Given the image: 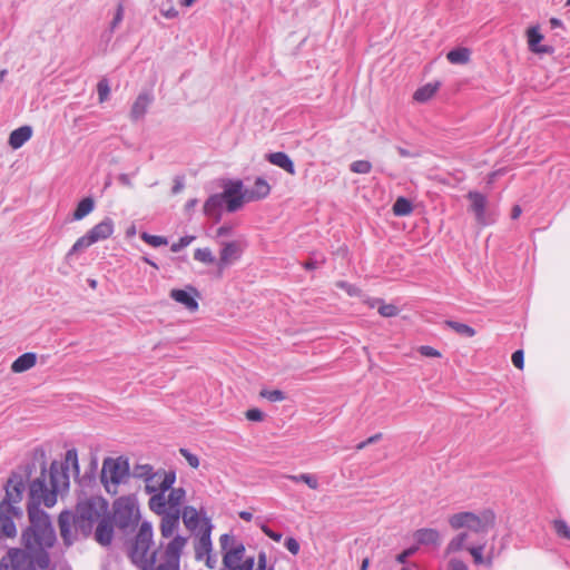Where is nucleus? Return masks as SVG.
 I'll return each mask as SVG.
<instances>
[{
  "label": "nucleus",
  "mask_w": 570,
  "mask_h": 570,
  "mask_svg": "<svg viewBox=\"0 0 570 570\" xmlns=\"http://www.w3.org/2000/svg\"><path fill=\"white\" fill-rule=\"evenodd\" d=\"M187 543L188 537L177 535L166 544H156L151 523L144 521L128 546V558L140 570H180Z\"/></svg>",
  "instance_id": "1"
},
{
  "label": "nucleus",
  "mask_w": 570,
  "mask_h": 570,
  "mask_svg": "<svg viewBox=\"0 0 570 570\" xmlns=\"http://www.w3.org/2000/svg\"><path fill=\"white\" fill-rule=\"evenodd\" d=\"M50 485L47 484V473L43 468L40 476L30 482L29 498L27 504L29 525L27 527V537L30 540L33 530H38L46 539H52V532H56L49 514L40 509L43 503L51 508L57 502V493L60 487H68L69 475L58 472L57 463L53 462L49 472Z\"/></svg>",
  "instance_id": "2"
},
{
  "label": "nucleus",
  "mask_w": 570,
  "mask_h": 570,
  "mask_svg": "<svg viewBox=\"0 0 570 570\" xmlns=\"http://www.w3.org/2000/svg\"><path fill=\"white\" fill-rule=\"evenodd\" d=\"M30 540L27 537V528L22 531L21 542L23 548H10L0 560V570H46L50 566L48 549L57 541L56 532L52 539H46L37 529Z\"/></svg>",
  "instance_id": "3"
},
{
  "label": "nucleus",
  "mask_w": 570,
  "mask_h": 570,
  "mask_svg": "<svg viewBox=\"0 0 570 570\" xmlns=\"http://www.w3.org/2000/svg\"><path fill=\"white\" fill-rule=\"evenodd\" d=\"M169 493H156L148 501L149 509L160 515L159 531L160 540L158 543H168L178 533L180 524L181 505L186 498V491L183 488H170Z\"/></svg>",
  "instance_id": "4"
},
{
  "label": "nucleus",
  "mask_w": 570,
  "mask_h": 570,
  "mask_svg": "<svg viewBox=\"0 0 570 570\" xmlns=\"http://www.w3.org/2000/svg\"><path fill=\"white\" fill-rule=\"evenodd\" d=\"M109 504L102 497H90L77 504L75 520L76 532L85 538L92 532L94 525L108 514Z\"/></svg>",
  "instance_id": "5"
},
{
  "label": "nucleus",
  "mask_w": 570,
  "mask_h": 570,
  "mask_svg": "<svg viewBox=\"0 0 570 570\" xmlns=\"http://www.w3.org/2000/svg\"><path fill=\"white\" fill-rule=\"evenodd\" d=\"M239 179L228 180L224 185L223 193L214 194L207 198L203 207L204 214L217 223L222 218V209L224 205H226L227 212H237L242 208V196H239Z\"/></svg>",
  "instance_id": "6"
},
{
  "label": "nucleus",
  "mask_w": 570,
  "mask_h": 570,
  "mask_svg": "<svg viewBox=\"0 0 570 570\" xmlns=\"http://www.w3.org/2000/svg\"><path fill=\"white\" fill-rule=\"evenodd\" d=\"M449 524L453 530L468 529L474 533H488L495 524V514L491 510H484L479 514L473 512H459L449 518Z\"/></svg>",
  "instance_id": "7"
},
{
  "label": "nucleus",
  "mask_w": 570,
  "mask_h": 570,
  "mask_svg": "<svg viewBox=\"0 0 570 570\" xmlns=\"http://www.w3.org/2000/svg\"><path fill=\"white\" fill-rule=\"evenodd\" d=\"M139 509L136 502L128 497H121L114 502L111 520L122 531L135 527L139 521Z\"/></svg>",
  "instance_id": "8"
},
{
  "label": "nucleus",
  "mask_w": 570,
  "mask_h": 570,
  "mask_svg": "<svg viewBox=\"0 0 570 570\" xmlns=\"http://www.w3.org/2000/svg\"><path fill=\"white\" fill-rule=\"evenodd\" d=\"M129 475V464L127 460L121 458L105 459L101 469V482L105 484L107 491L109 492V482L117 487L120 482H122Z\"/></svg>",
  "instance_id": "9"
},
{
  "label": "nucleus",
  "mask_w": 570,
  "mask_h": 570,
  "mask_svg": "<svg viewBox=\"0 0 570 570\" xmlns=\"http://www.w3.org/2000/svg\"><path fill=\"white\" fill-rule=\"evenodd\" d=\"M219 544L223 556V564L225 568H234L240 564L244 554H245V546L237 541L233 534L224 533L219 538Z\"/></svg>",
  "instance_id": "10"
},
{
  "label": "nucleus",
  "mask_w": 570,
  "mask_h": 570,
  "mask_svg": "<svg viewBox=\"0 0 570 570\" xmlns=\"http://www.w3.org/2000/svg\"><path fill=\"white\" fill-rule=\"evenodd\" d=\"M176 482L175 471L157 470L154 471L145 482L147 493L154 495L160 492H167Z\"/></svg>",
  "instance_id": "11"
},
{
  "label": "nucleus",
  "mask_w": 570,
  "mask_h": 570,
  "mask_svg": "<svg viewBox=\"0 0 570 570\" xmlns=\"http://www.w3.org/2000/svg\"><path fill=\"white\" fill-rule=\"evenodd\" d=\"M468 198L471 202V210L478 224L487 226L495 222V214L487 209V197L478 191H470Z\"/></svg>",
  "instance_id": "12"
},
{
  "label": "nucleus",
  "mask_w": 570,
  "mask_h": 570,
  "mask_svg": "<svg viewBox=\"0 0 570 570\" xmlns=\"http://www.w3.org/2000/svg\"><path fill=\"white\" fill-rule=\"evenodd\" d=\"M213 524L209 518L204 517L200 529L197 533V539L194 546L195 559L198 561L204 560L205 556L213 550L212 543Z\"/></svg>",
  "instance_id": "13"
},
{
  "label": "nucleus",
  "mask_w": 570,
  "mask_h": 570,
  "mask_svg": "<svg viewBox=\"0 0 570 570\" xmlns=\"http://www.w3.org/2000/svg\"><path fill=\"white\" fill-rule=\"evenodd\" d=\"M58 525L65 546H72L78 540V534H80V532H76L75 514L68 510L62 511L58 518Z\"/></svg>",
  "instance_id": "14"
},
{
  "label": "nucleus",
  "mask_w": 570,
  "mask_h": 570,
  "mask_svg": "<svg viewBox=\"0 0 570 570\" xmlns=\"http://www.w3.org/2000/svg\"><path fill=\"white\" fill-rule=\"evenodd\" d=\"M24 483L20 474H12L6 485V497L1 502H8L11 509L21 510L16 507L22 500Z\"/></svg>",
  "instance_id": "15"
},
{
  "label": "nucleus",
  "mask_w": 570,
  "mask_h": 570,
  "mask_svg": "<svg viewBox=\"0 0 570 570\" xmlns=\"http://www.w3.org/2000/svg\"><path fill=\"white\" fill-rule=\"evenodd\" d=\"M21 510H13L8 502L0 503V535L13 538L17 534V528L12 517L21 515Z\"/></svg>",
  "instance_id": "16"
},
{
  "label": "nucleus",
  "mask_w": 570,
  "mask_h": 570,
  "mask_svg": "<svg viewBox=\"0 0 570 570\" xmlns=\"http://www.w3.org/2000/svg\"><path fill=\"white\" fill-rule=\"evenodd\" d=\"M269 191V184L262 177H257L255 179L254 186L246 189H244L243 181L240 180L239 196H242V206L245 202H254L267 197Z\"/></svg>",
  "instance_id": "17"
},
{
  "label": "nucleus",
  "mask_w": 570,
  "mask_h": 570,
  "mask_svg": "<svg viewBox=\"0 0 570 570\" xmlns=\"http://www.w3.org/2000/svg\"><path fill=\"white\" fill-rule=\"evenodd\" d=\"M243 254V245L240 242L233 240L222 244L218 267L224 269L240 258Z\"/></svg>",
  "instance_id": "18"
},
{
  "label": "nucleus",
  "mask_w": 570,
  "mask_h": 570,
  "mask_svg": "<svg viewBox=\"0 0 570 570\" xmlns=\"http://www.w3.org/2000/svg\"><path fill=\"white\" fill-rule=\"evenodd\" d=\"M169 296L175 302L184 305L185 308L189 312H195L198 309V302L195 298L198 296V292L191 286H189L188 289L174 288L170 291Z\"/></svg>",
  "instance_id": "19"
},
{
  "label": "nucleus",
  "mask_w": 570,
  "mask_h": 570,
  "mask_svg": "<svg viewBox=\"0 0 570 570\" xmlns=\"http://www.w3.org/2000/svg\"><path fill=\"white\" fill-rule=\"evenodd\" d=\"M114 521L111 520L110 515L107 514L105 518H102L98 523L95 531V539L96 541L107 547L112 542L114 539Z\"/></svg>",
  "instance_id": "20"
},
{
  "label": "nucleus",
  "mask_w": 570,
  "mask_h": 570,
  "mask_svg": "<svg viewBox=\"0 0 570 570\" xmlns=\"http://www.w3.org/2000/svg\"><path fill=\"white\" fill-rule=\"evenodd\" d=\"M153 100H154V96L150 92H148V91L140 92L131 106V110H130L131 120L137 121L139 119H142L144 116L146 115L149 106L151 105Z\"/></svg>",
  "instance_id": "21"
},
{
  "label": "nucleus",
  "mask_w": 570,
  "mask_h": 570,
  "mask_svg": "<svg viewBox=\"0 0 570 570\" xmlns=\"http://www.w3.org/2000/svg\"><path fill=\"white\" fill-rule=\"evenodd\" d=\"M416 546L438 547L441 543V534L436 529L423 528L413 533Z\"/></svg>",
  "instance_id": "22"
},
{
  "label": "nucleus",
  "mask_w": 570,
  "mask_h": 570,
  "mask_svg": "<svg viewBox=\"0 0 570 570\" xmlns=\"http://www.w3.org/2000/svg\"><path fill=\"white\" fill-rule=\"evenodd\" d=\"M114 233V222L111 218L106 217L99 224L95 225L88 230V236L95 243L109 238Z\"/></svg>",
  "instance_id": "23"
},
{
  "label": "nucleus",
  "mask_w": 570,
  "mask_h": 570,
  "mask_svg": "<svg viewBox=\"0 0 570 570\" xmlns=\"http://www.w3.org/2000/svg\"><path fill=\"white\" fill-rule=\"evenodd\" d=\"M527 38H528V45L529 49L534 53H551L552 48L550 46H540V41L543 39V36L541 35L539 27L533 26L530 27L527 30Z\"/></svg>",
  "instance_id": "24"
},
{
  "label": "nucleus",
  "mask_w": 570,
  "mask_h": 570,
  "mask_svg": "<svg viewBox=\"0 0 570 570\" xmlns=\"http://www.w3.org/2000/svg\"><path fill=\"white\" fill-rule=\"evenodd\" d=\"M180 519L184 522V525L190 532H195L197 529H200L203 518H199V513L196 508L191 505H186L180 512Z\"/></svg>",
  "instance_id": "25"
},
{
  "label": "nucleus",
  "mask_w": 570,
  "mask_h": 570,
  "mask_svg": "<svg viewBox=\"0 0 570 570\" xmlns=\"http://www.w3.org/2000/svg\"><path fill=\"white\" fill-rule=\"evenodd\" d=\"M32 136V128L30 126H21L14 129L9 136V145L13 149L23 146Z\"/></svg>",
  "instance_id": "26"
},
{
  "label": "nucleus",
  "mask_w": 570,
  "mask_h": 570,
  "mask_svg": "<svg viewBox=\"0 0 570 570\" xmlns=\"http://www.w3.org/2000/svg\"><path fill=\"white\" fill-rule=\"evenodd\" d=\"M267 160L271 164L284 169L285 171H287L291 175L295 174L294 163L292 161L289 156L283 151L268 154Z\"/></svg>",
  "instance_id": "27"
},
{
  "label": "nucleus",
  "mask_w": 570,
  "mask_h": 570,
  "mask_svg": "<svg viewBox=\"0 0 570 570\" xmlns=\"http://www.w3.org/2000/svg\"><path fill=\"white\" fill-rule=\"evenodd\" d=\"M37 362V355L35 353L28 352L20 355L11 365V371L13 373H22L35 366Z\"/></svg>",
  "instance_id": "28"
},
{
  "label": "nucleus",
  "mask_w": 570,
  "mask_h": 570,
  "mask_svg": "<svg viewBox=\"0 0 570 570\" xmlns=\"http://www.w3.org/2000/svg\"><path fill=\"white\" fill-rule=\"evenodd\" d=\"M72 469L75 474H79V462H78V453L76 449H70L66 452L65 461L61 464V470H58V472L66 473L68 475V470Z\"/></svg>",
  "instance_id": "29"
},
{
  "label": "nucleus",
  "mask_w": 570,
  "mask_h": 570,
  "mask_svg": "<svg viewBox=\"0 0 570 570\" xmlns=\"http://www.w3.org/2000/svg\"><path fill=\"white\" fill-rule=\"evenodd\" d=\"M470 55L471 52L468 48L461 47L449 51L446 58L451 63L464 65L469 62Z\"/></svg>",
  "instance_id": "30"
},
{
  "label": "nucleus",
  "mask_w": 570,
  "mask_h": 570,
  "mask_svg": "<svg viewBox=\"0 0 570 570\" xmlns=\"http://www.w3.org/2000/svg\"><path fill=\"white\" fill-rule=\"evenodd\" d=\"M468 538H469V532H466V531L460 532L459 534H456L448 543V546L445 548V553L451 554V553H455V552H459L462 549H464Z\"/></svg>",
  "instance_id": "31"
},
{
  "label": "nucleus",
  "mask_w": 570,
  "mask_h": 570,
  "mask_svg": "<svg viewBox=\"0 0 570 570\" xmlns=\"http://www.w3.org/2000/svg\"><path fill=\"white\" fill-rule=\"evenodd\" d=\"M95 203L90 197L81 199L73 212V219L80 220L94 210Z\"/></svg>",
  "instance_id": "32"
},
{
  "label": "nucleus",
  "mask_w": 570,
  "mask_h": 570,
  "mask_svg": "<svg viewBox=\"0 0 570 570\" xmlns=\"http://www.w3.org/2000/svg\"><path fill=\"white\" fill-rule=\"evenodd\" d=\"M285 478L291 480V481H293V482H296V483L303 482L308 488H311L313 490H316L320 487L317 478L314 474H311V473H302V474H298V475L289 474V475H286Z\"/></svg>",
  "instance_id": "33"
},
{
  "label": "nucleus",
  "mask_w": 570,
  "mask_h": 570,
  "mask_svg": "<svg viewBox=\"0 0 570 570\" xmlns=\"http://www.w3.org/2000/svg\"><path fill=\"white\" fill-rule=\"evenodd\" d=\"M438 90V85L436 83H428L421 88H419L415 92H414V99L419 102H425L428 101L430 98L433 97V95Z\"/></svg>",
  "instance_id": "34"
},
{
  "label": "nucleus",
  "mask_w": 570,
  "mask_h": 570,
  "mask_svg": "<svg viewBox=\"0 0 570 570\" xmlns=\"http://www.w3.org/2000/svg\"><path fill=\"white\" fill-rule=\"evenodd\" d=\"M94 242L90 239L88 234L81 236L77 239V242L72 245V247L69 249V252L66 255V261H70L73 255L79 253L80 250L91 246Z\"/></svg>",
  "instance_id": "35"
},
{
  "label": "nucleus",
  "mask_w": 570,
  "mask_h": 570,
  "mask_svg": "<svg viewBox=\"0 0 570 570\" xmlns=\"http://www.w3.org/2000/svg\"><path fill=\"white\" fill-rule=\"evenodd\" d=\"M445 325L462 336L472 337L475 335L474 328H472L468 324H463L455 321H445Z\"/></svg>",
  "instance_id": "36"
},
{
  "label": "nucleus",
  "mask_w": 570,
  "mask_h": 570,
  "mask_svg": "<svg viewBox=\"0 0 570 570\" xmlns=\"http://www.w3.org/2000/svg\"><path fill=\"white\" fill-rule=\"evenodd\" d=\"M412 204L404 197H399L393 205V213L396 216H406L412 213Z\"/></svg>",
  "instance_id": "37"
},
{
  "label": "nucleus",
  "mask_w": 570,
  "mask_h": 570,
  "mask_svg": "<svg viewBox=\"0 0 570 570\" xmlns=\"http://www.w3.org/2000/svg\"><path fill=\"white\" fill-rule=\"evenodd\" d=\"M194 259L208 265L215 263L216 261L215 256L213 255L209 248H197L194 252Z\"/></svg>",
  "instance_id": "38"
},
{
  "label": "nucleus",
  "mask_w": 570,
  "mask_h": 570,
  "mask_svg": "<svg viewBox=\"0 0 570 570\" xmlns=\"http://www.w3.org/2000/svg\"><path fill=\"white\" fill-rule=\"evenodd\" d=\"M153 472H154V469L151 465L137 464L136 466H134L131 474L134 478L141 479L146 482Z\"/></svg>",
  "instance_id": "39"
},
{
  "label": "nucleus",
  "mask_w": 570,
  "mask_h": 570,
  "mask_svg": "<svg viewBox=\"0 0 570 570\" xmlns=\"http://www.w3.org/2000/svg\"><path fill=\"white\" fill-rule=\"evenodd\" d=\"M140 238L153 247H159L168 244L166 237L151 235L145 232L140 235Z\"/></svg>",
  "instance_id": "40"
},
{
  "label": "nucleus",
  "mask_w": 570,
  "mask_h": 570,
  "mask_svg": "<svg viewBox=\"0 0 570 570\" xmlns=\"http://www.w3.org/2000/svg\"><path fill=\"white\" fill-rule=\"evenodd\" d=\"M484 548H485V543H481V544H478V546H471V547L466 548L468 551L470 552V554L472 556L473 562L475 564H483L484 563V557H483Z\"/></svg>",
  "instance_id": "41"
},
{
  "label": "nucleus",
  "mask_w": 570,
  "mask_h": 570,
  "mask_svg": "<svg viewBox=\"0 0 570 570\" xmlns=\"http://www.w3.org/2000/svg\"><path fill=\"white\" fill-rule=\"evenodd\" d=\"M259 395L269 402H281L285 400V394L281 390H262Z\"/></svg>",
  "instance_id": "42"
},
{
  "label": "nucleus",
  "mask_w": 570,
  "mask_h": 570,
  "mask_svg": "<svg viewBox=\"0 0 570 570\" xmlns=\"http://www.w3.org/2000/svg\"><path fill=\"white\" fill-rule=\"evenodd\" d=\"M350 169L355 174H368L372 169V164L367 160H356L351 164Z\"/></svg>",
  "instance_id": "43"
},
{
  "label": "nucleus",
  "mask_w": 570,
  "mask_h": 570,
  "mask_svg": "<svg viewBox=\"0 0 570 570\" xmlns=\"http://www.w3.org/2000/svg\"><path fill=\"white\" fill-rule=\"evenodd\" d=\"M553 528L559 537L570 540V528L566 521L561 519L554 520Z\"/></svg>",
  "instance_id": "44"
},
{
  "label": "nucleus",
  "mask_w": 570,
  "mask_h": 570,
  "mask_svg": "<svg viewBox=\"0 0 570 570\" xmlns=\"http://www.w3.org/2000/svg\"><path fill=\"white\" fill-rule=\"evenodd\" d=\"M99 102H105L110 94V87L106 79H101L97 85Z\"/></svg>",
  "instance_id": "45"
},
{
  "label": "nucleus",
  "mask_w": 570,
  "mask_h": 570,
  "mask_svg": "<svg viewBox=\"0 0 570 570\" xmlns=\"http://www.w3.org/2000/svg\"><path fill=\"white\" fill-rule=\"evenodd\" d=\"M195 238H196L195 236H190V235L184 236V237L179 238V240L177 243L171 244L170 250L173 253H178L183 248L187 247Z\"/></svg>",
  "instance_id": "46"
},
{
  "label": "nucleus",
  "mask_w": 570,
  "mask_h": 570,
  "mask_svg": "<svg viewBox=\"0 0 570 570\" xmlns=\"http://www.w3.org/2000/svg\"><path fill=\"white\" fill-rule=\"evenodd\" d=\"M379 313L383 317H393L399 314V308L393 304H382L379 307Z\"/></svg>",
  "instance_id": "47"
},
{
  "label": "nucleus",
  "mask_w": 570,
  "mask_h": 570,
  "mask_svg": "<svg viewBox=\"0 0 570 570\" xmlns=\"http://www.w3.org/2000/svg\"><path fill=\"white\" fill-rule=\"evenodd\" d=\"M179 452L191 468L197 469L199 466V459L197 455L193 454L187 449H180Z\"/></svg>",
  "instance_id": "48"
},
{
  "label": "nucleus",
  "mask_w": 570,
  "mask_h": 570,
  "mask_svg": "<svg viewBox=\"0 0 570 570\" xmlns=\"http://www.w3.org/2000/svg\"><path fill=\"white\" fill-rule=\"evenodd\" d=\"M416 551H417V546L410 547L396 556V561L399 563H405L407 558L412 557Z\"/></svg>",
  "instance_id": "49"
},
{
  "label": "nucleus",
  "mask_w": 570,
  "mask_h": 570,
  "mask_svg": "<svg viewBox=\"0 0 570 570\" xmlns=\"http://www.w3.org/2000/svg\"><path fill=\"white\" fill-rule=\"evenodd\" d=\"M261 530L264 532V534H266L269 539L274 540L275 542H279L283 538L282 533L275 532L266 524H262Z\"/></svg>",
  "instance_id": "50"
},
{
  "label": "nucleus",
  "mask_w": 570,
  "mask_h": 570,
  "mask_svg": "<svg viewBox=\"0 0 570 570\" xmlns=\"http://www.w3.org/2000/svg\"><path fill=\"white\" fill-rule=\"evenodd\" d=\"M448 570H469L466 563L458 558H452L449 561Z\"/></svg>",
  "instance_id": "51"
},
{
  "label": "nucleus",
  "mask_w": 570,
  "mask_h": 570,
  "mask_svg": "<svg viewBox=\"0 0 570 570\" xmlns=\"http://www.w3.org/2000/svg\"><path fill=\"white\" fill-rule=\"evenodd\" d=\"M419 352L421 353V355H423L425 357H440L441 356V353L438 350H435L434 347L429 346V345L421 346Z\"/></svg>",
  "instance_id": "52"
},
{
  "label": "nucleus",
  "mask_w": 570,
  "mask_h": 570,
  "mask_svg": "<svg viewBox=\"0 0 570 570\" xmlns=\"http://www.w3.org/2000/svg\"><path fill=\"white\" fill-rule=\"evenodd\" d=\"M285 547L294 556H296L299 552V543L296 539L292 537L285 540Z\"/></svg>",
  "instance_id": "53"
},
{
  "label": "nucleus",
  "mask_w": 570,
  "mask_h": 570,
  "mask_svg": "<svg viewBox=\"0 0 570 570\" xmlns=\"http://www.w3.org/2000/svg\"><path fill=\"white\" fill-rule=\"evenodd\" d=\"M512 363L517 368H523L524 355L522 350H518L512 354Z\"/></svg>",
  "instance_id": "54"
},
{
  "label": "nucleus",
  "mask_w": 570,
  "mask_h": 570,
  "mask_svg": "<svg viewBox=\"0 0 570 570\" xmlns=\"http://www.w3.org/2000/svg\"><path fill=\"white\" fill-rule=\"evenodd\" d=\"M246 417L249 421L261 422L264 419V413L258 409H250L246 412Z\"/></svg>",
  "instance_id": "55"
},
{
  "label": "nucleus",
  "mask_w": 570,
  "mask_h": 570,
  "mask_svg": "<svg viewBox=\"0 0 570 570\" xmlns=\"http://www.w3.org/2000/svg\"><path fill=\"white\" fill-rule=\"evenodd\" d=\"M382 439V433H376L372 436H370L368 439H366L365 441L363 442H360L357 445H356V450H363L364 448H366L367 445L370 444H373L375 442H377L379 440Z\"/></svg>",
  "instance_id": "56"
},
{
  "label": "nucleus",
  "mask_w": 570,
  "mask_h": 570,
  "mask_svg": "<svg viewBox=\"0 0 570 570\" xmlns=\"http://www.w3.org/2000/svg\"><path fill=\"white\" fill-rule=\"evenodd\" d=\"M323 263H324V258L323 257L321 259L309 258L308 261H306L303 264V266H304L305 269L312 271V269H316L317 267H320Z\"/></svg>",
  "instance_id": "57"
},
{
  "label": "nucleus",
  "mask_w": 570,
  "mask_h": 570,
  "mask_svg": "<svg viewBox=\"0 0 570 570\" xmlns=\"http://www.w3.org/2000/svg\"><path fill=\"white\" fill-rule=\"evenodd\" d=\"M185 187L184 177L176 176L174 179V186L171 188V193L174 195L179 194Z\"/></svg>",
  "instance_id": "58"
},
{
  "label": "nucleus",
  "mask_w": 570,
  "mask_h": 570,
  "mask_svg": "<svg viewBox=\"0 0 570 570\" xmlns=\"http://www.w3.org/2000/svg\"><path fill=\"white\" fill-rule=\"evenodd\" d=\"M122 17H124V11H122V7L119 6L118 9H117V12L110 23V31L112 32L115 30V28L121 22L122 20Z\"/></svg>",
  "instance_id": "59"
},
{
  "label": "nucleus",
  "mask_w": 570,
  "mask_h": 570,
  "mask_svg": "<svg viewBox=\"0 0 570 570\" xmlns=\"http://www.w3.org/2000/svg\"><path fill=\"white\" fill-rule=\"evenodd\" d=\"M237 570H255V560L254 558H247L236 568Z\"/></svg>",
  "instance_id": "60"
},
{
  "label": "nucleus",
  "mask_w": 570,
  "mask_h": 570,
  "mask_svg": "<svg viewBox=\"0 0 570 570\" xmlns=\"http://www.w3.org/2000/svg\"><path fill=\"white\" fill-rule=\"evenodd\" d=\"M397 153L400 154L401 157H404V158H410V157H416L419 156V153L416 151H411V150H407L403 147H397L396 148Z\"/></svg>",
  "instance_id": "61"
},
{
  "label": "nucleus",
  "mask_w": 570,
  "mask_h": 570,
  "mask_svg": "<svg viewBox=\"0 0 570 570\" xmlns=\"http://www.w3.org/2000/svg\"><path fill=\"white\" fill-rule=\"evenodd\" d=\"M266 569V554L265 552L258 553L257 566L255 570H265Z\"/></svg>",
  "instance_id": "62"
},
{
  "label": "nucleus",
  "mask_w": 570,
  "mask_h": 570,
  "mask_svg": "<svg viewBox=\"0 0 570 570\" xmlns=\"http://www.w3.org/2000/svg\"><path fill=\"white\" fill-rule=\"evenodd\" d=\"M232 233V226L223 225L216 232V237L227 236Z\"/></svg>",
  "instance_id": "63"
},
{
  "label": "nucleus",
  "mask_w": 570,
  "mask_h": 570,
  "mask_svg": "<svg viewBox=\"0 0 570 570\" xmlns=\"http://www.w3.org/2000/svg\"><path fill=\"white\" fill-rule=\"evenodd\" d=\"M205 563L206 566L209 568V569H214L216 567V562L217 560L212 556V552L206 554L205 558Z\"/></svg>",
  "instance_id": "64"
}]
</instances>
